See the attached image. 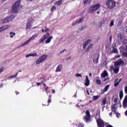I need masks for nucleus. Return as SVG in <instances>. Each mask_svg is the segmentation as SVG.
Segmentation results:
<instances>
[{"label": "nucleus", "instance_id": "c9c22d12", "mask_svg": "<svg viewBox=\"0 0 127 127\" xmlns=\"http://www.w3.org/2000/svg\"><path fill=\"white\" fill-rule=\"evenodd\" d=\"M113 52L114 53H118V52H119L118 51V50L116 48L113 49Z\"/></svg>", "mask_w": 127, "mask_h": 127}, {"label": "nucleus", "instance_id": "a18cd8bd", "mask_svg": "<svg viewBox=\"0 0 127 127\" xmlns=\"http://www.w3.org/2000/svg\"><path fill=\"white\" fill-rule=\"evenodd\" d=\"M49 31V29L47 28V29H46L45 30V32H48V31Z\"/></svg>", "mask_w": 127, "mask_h": 127}, {"label": "nucleus", "instance_id": "f8f14e48", "mask_svg": "<svg viewBox=\"0 0 127 127\" xmlns=\"http://www.w3.org/2000/svg\"><path fill=\"white\" fill-rule=\"evenodd\" d=\"M38 57V55L37 53L34 54H29L26 56V58H28V57Z\"/></svg>", "mask_w": 127, "mask_h": 127}, {"label": "nucleus", "instance_id": "ddd939ff", "mask_svg": "<svg viewBox=\"0 0 127 127\" xmlns=\"http://www.w3.org/2000/svg\"><path fill=\"white\" fill-rule=\"evenodd\" d=\"M123 107L124 109H127V95L125 97L123 102Z\"/></svg>", "mask_w": 127, "mask_h": 127}, {"label": "nucleus", "instance_id": "dca6fc26", "mask_svg": "<svg viewBox=\"0 0 127 127\" xmlns=\"http://www.w3.org/2000/svg\"><path fill=\"white\" fill-rule=\"evenodd\" d=\"M83 20H84L83 18L77 20L75 22L72 23V25H75L76 23H81V22H83Z\"/></svg>", "mask_w": 127, "mask_h": 127}, {"label": "nucleus", "instance_id": "1a4fd4ad", "mask_svg": "<svg viewBox=\"0 0 127 127\" xmlns=\"http://www.w3.org/2000/svg\"><path fill=\"white\" fill-rule=\"evenodd\" d=\"M97 124L99 127H105V122L101 118L96 119Z\"/></svg>", "mask_w": 127, "mask_h": 127}, {"label": "nucleus", "instance_id": "3c124183", "mask_svg": "<svg viewBox=\"0 0 127 127\" xmlns=\"http://www.w3.org/2000/svg\"><path fill=\"white\" fill-rule=\"evenodd\" d=\"M106 127H113V126H112L111 125H108Z\"/></svg>", "mask_w": 127, "mask_h": 127}, {"label": "nucleus", "instance_id": "a211bd4d", "mask_svg": "<svg viewBox=\"0 0 127 127\" xmlns=\"http://www.w3.org/2000/svg\"><path fill=\"white\" fill-rule=\"evenodd\" d=\"M53 38V37L52 36H50L49 38H48V39L45 41L46 44H48V43H50Z\"/></svg>", "mask_w": 127, "mask_h": 127}, {"label": "nucleus", "instance_id": "4d7b16f0", "mask_svg": "<svg viewBox=\"0 0 127 127\" xmlns=\"http://www.w3.org/2000/svg\"><path fill=\"white\" fill-rule=\"evenodd\" d=\"M42 31V32H45V31H44V29H43Z\"/></svg>", "mask_w": 127, "mask_h": 127}, {"label": "nucleus", "instance_id": "603ef678", "mask_svg": "<svg viewBox=\"0 0 127 127\" xmlns=\"http://www.w3.org/2000/svg\"><path fill=\"white\" fill-rule=\"evenodd\" d=\"M109 115L110 117H112V115H113V113H110Z\"/></svg>", "mask_w": 127, "mask_h": 127}, {"label": "nucleus", "instance_id": "f257e3e1", "mask_svg": "<svg viewBox=\"0 0 127 127\" xmlns=\"http://www.w3.org/2000/svg\"><path fill=\"white\" fill-rule=\"evenodd\" d=\"M124 64L125 63L123 61H117L115 63L114 67L113 65L110 66V70H113L115 74H118L120 71V66L124 65Z\"/></svg>", "mask_w": 127, "mask_h": 127}, {"label": "nucleus", "instance_id": "f704fd0d", "mask_svg": "<svg viewBox=\"0 0 127 127\" xmlns=\"http://www.w3.org/2000/svg\"><path fill=\"white\" fill-rule=\"evenodd\" d=\"M3 71H4V68L3 67L0 68V75L1 74V73H2V72H3Z\"/></svg>", "mask_w": 127, "mask_h": 127}, {"label": "nucleus", "instance_id": "774afa93", "mask_svg": "<svg viewBox=\"0 0 127 127\" xmlns=\"http://www.w3.org/2000/svg\"><path fill=\"white\" fill-rule=\"evenodd\" d=\"M90 93H92V90H90Z\"/></svg>", "mask_w": 127, "mask_h": 127}, {"label": "nucleus", "instance_id": "0e129e2a", "mask_svg": "<svg viewBox=\"0 0 127 127\" xmlns=\"http://www.w3.org/2000/svg\"><path fill=\"white\" fill-rule=\"evenodd\" d=\"M2 1H5L6 0H2Z\"/></svg>", "mask_w": 127, "mask_h": 127}, {"label": "nucleus", "instance_id": "72a5a7b5", "mask_svg": "<svg viewBox=\"0 0 127 127\" xmlns=\"http://www.w3.org/2000/svg\"><path fill=\"white\" fill-rule=\"evenodd\" d=\"M75 77H80V78H82V75L80 73H76L75 74Z\"/></svg>", "mask_w": 127, "mask_h": 127}, {"label": "nucleus", "instance_id": "cd10ccee", "mask_svg": "<svg viewBox=\"0 0 127 127\" xmlns=\"http://www.w3.org/2000/svg\"><path fill=\"white\" fill-rule=\"evenodd\" d=\"M118 79H116L115 81V84H114V86L115 87H117V86H119V84H120V82L118 81Z\"/></svg>", "mask_w": 127, "mask_h": 127}, {"label": "nucleus", "instance_id": "6ab92c4d", "mask_svg": "<svg viewBox=\"0 0 127 127\" xmlns=\"http://www.w3.org/2000/svg\"><path fill=\"white\" fill-rule=\"evenodd\" d=\"M50 36V34H49V33H46L45 34H44L43 36V37L44 38V39L45 40L47 39V38H48V37H49V36Z\"/></svg>", "mask_w": 127, "mask_h": 127}, {"label": "nucleus", "instance_id": "09e8293b", "mask_svg": "<svg viewBox=\"0 0 127 127\" xmlns=\"http://www.w3.org/2000/svg\"><path fill=\"white\" fill-rule=\"evenodd\" d=\"M52 93H53V94H55V90L53 89V90H52Z\"/></svg>", "mask_w": 127, "mask_h": 127}, {"label": "nucleus", "instance_id": "9b49d317", "mask_svg": "<svg viewBox=\"0 0 127 127\" xmlns=\"http://www.w3.org/2000/svg\"><path fill=\"white\" fill-rule=\"evenodd\" d=\"M8 28H9V25H4L2 27H0V32H2V31L7 30V29H8Z\"/></svg>", "mask_w": 127, "mask_h": 127}, {"label": "nucleus", "instance_id": "49530a36", "mask_svg": "<svg viewBox=\"0 0 127 127\" xmlns=\"http://www.w3.org/2000/svg\"><path fill=\"white\" fill-rule=\"evenodd\" d=\"M37 86H40V85H41V83H40V82H37Z\"/></svg>", "mask_w": 127, "mask_h": 127}, {"label": "nucleus", "instance_id": "4468645a", "mask_svg": "<svg viewBox=\"0 0 127 127\" xmlns=\"http://www.w3.org/2000/svg\"><path fill=\"white\" fill-rule=\"evenodd\" d=\"M98 61H99V55L96 54L93 58V62L94 63H98Z\"/></svg>", "mask_w": 127, "mask_h": 127}, {"label": "nucleus", "instance_id": "8fccbe9b", "mask_svg": "<svg viewBox=\"0 0 127 127\" xmlns=\"http://www.w3.org/2000/svg\"><path fill=\"white\" fill-rule=\"evenodd\" d=\"M48 103H51V99H49Z\"/></svg>", "mask_w": 127, "mask_h": 127}, {"label": "nucleus", "instance_id": "37998d69", "mask_svg": "<svg viewBox=\"0 0 127 127\" xmlns=\"http://www.w3.org/2000/svg\"><path fill=\"white\" fill-rule=\"evenodd\" d=\"M125 92L126 94H127V86H126L125 88Z\"/></svg>", "mask_w": 127, "mask_h": 127}, {"label": "nucleus", "instance_id": "4c0bfd02", "mask_svg": "<svg viewBox=\"0 0 127 127\" xmlns=\"http://www.w3.org/2000/svg\"><path fill=\"white\" fill-rule=\"evenodd\" d=\"M104 20L101 21L99 23V25L100 26H102V25H103V24H104Z\"/></svg>", "mask_w": 127, "mask_h": 127}, {"label": "nucleus", "instance_id": "f03ea898", "mask_svg": "<svg viewBox=\"0 0 127 127\" xmlns=\"http://www.w3.org/2000/svg\"><path fill=\"white\" fill-rule=\"evenodd\" d=\"M20 2H21V1L20 0H18L12 6V12H18V11L21 9L22 6L21 5Z\"/></svg>", "mask_w": 127, "mask_h": 127}, {"label": "nucleus", "instance_id": "052dcab7", "mask_svg": "<svg viewBox=\"0 0 127 127\" xmlns=\"http://www.w3.org/2000/svg\"><path fill=\"white\" fill-rule=\"evenodd\" d=\"M0 87L1 88L2 87V84L0 85Z\"/></svg>", "mask_w": 127, "mask_h": 127}, {"label": "nucleus", "instance_id": "bf43d9fd", "mask_svg": "<svg viewBox=\"0 0 127 127\" xmlns=\"http://www.w3.org/2000/svg\"><path fill=\"white\" fill-rule=\"evenodd\" d=\"M99 13H100V11H97V14H99Z\"/></svg>", "mask_w": 127, "mask_h": 127}, {"label": "nucleus", "instance_id": "6e6552de", "mask_svg": "<svg viewBox=\"0 0 127 127\" xmlns=\"http://www.w3.org/2000/svg\"><path fill=\"white\" fill-rule=\"evenodd\" d=\"M47 59V55H43L41 56L39 59L36 61V64H40V63H42L44 61H45Z\"/></svg>", "mask_w": 127, "mask_h": 127}, {"label": "nucleus", "instance_id": "13d9d810", "mask_svg": "<svg viewBox=\"0 0 127 127\" xmlns=\"http://www.w3.org/2000/svg\"><path fill=\"white\" fill-rule=\"evenodd\" d=\"M80 31H81V30H83V28H81V29H79Z\"/></svg>", "mask_w": 127, "mask_h": 127}, {"label": "nucleus", "instance_id": "2eb2a0df", "mask_svg": "<svg viewBox=\"0 0 127 127\" xmlns=\"http://www.w3.org/2000/svg\"><path fill=\"white\" fill-rule=\"evenodd\" d=\"M108 71L104 70L101 74V77H102V78H106V77H108Z\"/></svg>", "mask_w": 127, "mask_h": 127}, {"label": "nucleus", "instance_id": "a878e982", "mask_svg": "<svg viewBox=\"0 0 127 127\" xmlns=\"http://www.w3.org/2000/svg\"><path fill=\"white\" fill-rule=\"evenodd\" d=\"M62 1H63V0H59V1L56 2L55 3V4L57 5H60L62 3Z\"/></svg>", "mask_w": 127, "mask_h": 127}, {"label": "nucleus", "instance_id": "c756f323", "mask_svg": "<svg viewBox=\"0 0 127 127\" xmlns=\"http://www.w3.org/2000/svg\"><path fill=\"white\" fill-rule=\"evenodd\" d=\"M44 41H45V40L44 39L43 37L39 40L40 43H43Z\"/></svg>", "mask_w": 127, "mask_h": 127}, {"label": "nucleus", "instance_id": "473e14b6", "mask_svg": "<svg viewBox=\"0 0 127 127\" xmlns=\"http://www.w3.org/2000/svg\"><path fill=\"white\" fill-rule=\"evenodd\" d=\"M106 103H107V99H104L102 101L103 105H104V106H105V105H106Z\"/></svg>", "mask_w": 127, "mask_h": 127}, {"label": "nucleus", "instance_id": "5fc2aeb1", "mask_svg": "<svg viewBox=\"0 0 127 127\" xmlns=\"http://www.w3.org/2000/svg\"><path fill=\"white\" fill-rule=\"evenodd\" d=\"M91 76H92V73H89V77H91Z\"/></svg>", "mask_w": 127, "mask_h": 127}, {"label": "nucleus", "instance_id": "7c9ffc66", "mask_svg": "<svg viewBox=\"0 0 127 127\" xmlns=\"http://www.w3.org/2000/svg\"><path fill=\"white\" fill-rule=\"evenodd\" d=\"M112 111L113 112H115V113L117 112V108L115 106L112 107Z\"/></svg>", "mask_w": 127, "mask_h": 127}, {"label": "nucleus", "instance_id": "0eeeda50", "mask_svg": "<svg viewBox=\"0 0 127 127\" xmlns=\"http://www.w3.org/2000/svg\"><path fill=\"white\" fill-rule=\"evenodd\" d=\"M83 120L85 123H90V122H91V115H90V111H86V116L83 117Z\"/></svg>", "mask_w": 127, "mask_h": 127}, {"label": "nucleus", "instance_id": "9d476101", "mask_svg": "<svg viewBox=\"0 0 127 127\" xmlns=\"http://www.w3.org/2000/svg\"><path fill=\"white\" fill-rule=\"evenodd\" d=\"M84 82L85 86L86 87L90 86V79H89V76H88V75L85 76V79Z\"/></svg>", "mask_w": 127, "mask_h": 127}, {"label": "nucleus", "instance_id": "a19ab883", "mask_svg": "<svg viewBox=\"0 0 127 127\" xmlns=\"http://www.w3.org/2000/svg\"><path fill=\"white\" fill-rule=\"evenodd\" d=\"M78 127H84V124L83 123H79L78 124Z\"/></svg>", "mask_w": 127, "mask_h": 127}, {"label": "nucleus", "instance_id": "aec40b11", "mask_svg": "<svg viewBox=\"0 0 127 127\" xmlns=\"http://www.w3.org/2000/svg\"><path fill=\"white\" fill-rule=\"evenodd\" d=\"M93 45H94L93 44L90 45L86 49V52H89V51H90V50L93 48Z\"/></svg>", "mask_w": 127, "mask_h": 127}, {"label": "nucleus", "instance_id": "864d4df0", "mask_svg": "<svg viewBox=\"0 0 127 127\" xmlns=\"http://www.w3.org/2000/svg\"><path fill=\"white\" fill-rule=\"evenodd\" d=\"M30 26L27 25L26 28H30Z\"/></svg>", "mask_w": 127, "mask_h": 127}, {"label": "nucleus", "instance_id": "7ed1b4c3", "mask_svg": "<svg viewBox=\"0 0 127 127\" xmlns=\"http://www.w3.org/2000/svg\"><path fill=\"white\" fill-rule=\"evenodd\" d=\"M101 7V4L97 3L95 5H93L90 7H89L87 12L88 13H94L95 11H97V10H98V9H100Z\"/></svg>", "mask_w": 127, "mask_h": 127}, {"label": "nucleus", "instance_id": "bb28decb", "mask_svg": "<svg viewBox=\"0 0 127 127\" xmlns=\"http://www.w3.org/2000/svg\"><path fill=\"white\" fill-rule=\"evenodd\" d=\"M99 98H100V96H99V95L94 96L92 98L93 101H96V100H98V99H99Z\"/></svg>", "mask_w": 127, "mask_h": 127}, {"label": "nucleus", "instance_id": "b1692460", "mask_svg": "<svg viewBox=\"0 0 127 127\" xmlns=\"http://www.w3.org/2000/svg\"><path fill=\"white\" fill-rule=\"evenodd\" d=\"M96 84H97V85H101V80H100V78L97 77L96 78Z\"/></svg>", "mask_w": 127, "mask_h": 127}, {"label": "nucleus", "instance_id": "ea45409f", "mask_svg": "<svg viewBox=\"0 0 127 127\" xmlns=\"http://www.w3.org/2000/svg\"><path fill=\"white\" fill-rule=\"evenodd\" d=\"M110 26L111 27H112V26H114V21L113 20L111 21L110 24Z\"/></svg>", "mask_w": 127, "mask_h": 127}, {"label": "nucleus", "instance_id": "f3484780", "mask_svg": "<svg viewBox=\"0 0 127 127\" xmlns=\"http://www.w3.org/2000/svg\"><path fill=\"white\" fill-rule=\"evenodd\" d=\"M62 67H63V66L62 65V64H60L59 65L56 70V72H61V69H62Z\"/></svg>", "mask_w": 127, "mask_h": 127}, {"label": "nucleus", "instance_id": "c85d7f7f", "mask_svg": "<svg viewBox=\"0 0 127 127\" xmlns=\"http://www.w3.org/2000/svg\"><path fill=\"white\" fill-rule=\"evenodd\" d=\"M9 34L10 35V38H13V36H15V33L11 32H10Z\"/></svg>", "mask_w": 127, "mask_h": 127}, {"label": "nucleus", "instance_id": "680f3d73", "mask_svg": "<svg viewBox=\"0 0 127 127\" xmlns=\"http://www.w3.org/2000/svg\"><path fill=\"white\" fill-rule=\"evenodd\" d=\"M121 81H122V79H120L118 82H119V83H120L121 82Z\"/></svg>", "mask_w": 127, "mask_h": 127}, {"label": "nucleus", "instance_id": "20e7f679", "mask_svg": "<svg viewBox=\"0 0 127 127\" xmlns=\"http://www.w3.org/2000/svg\"><path fill=\"white\" fill-rule=\"evenodd\" d=\"M15 16L13 15H11L4 19H0V24H3L4 23H7V22H9V21H11L12 20L14 19Z\"/></svg>", "mask_w": 127, "mask_h": 127}, {"label": "nucleus", "instance_id": "e433bc0d", "mask_svg": "<svg viewBox=\"0 0 127 127\" xmlns=\"http://www.w3.org/2000/svg\"><path fill=\"white\" fill-rule=\"evenodd\" d=\"M17 74H18V73H17L16 75H14L10 76L9 78H16V76H17Z\"/></svg>", "mask_w": 127, "mask_h": 127}, {"label": "nucleus", "instance_id": "412c9836", "mask_svg": "<svg viewBox=\"0 0 127 127\" xmlns=\"http://www.w3.org/2000/svg\"><path fill=\"white\" fill-rule=\"evenodd\" d=\"M92 2V0H85L84 1V4L87 5V4H90V3Z\"/></svg>", "mask_w": 127, "mask_h": 127}, {"label": "nucleus", "instance_id": "6e6d98bb", "mask_svg": "<svg viewBox=\"0 0 127 127\" xmlns=\"http://www.w3.org/2000/svg\"><path fill=\"white\" fill-rule=\"evenodd\" d=\"M47 90H48V87H46V88H45V90H46V91H47Z\"/></svg>", "mask_w": 127, "mask_h": 127}, {"label": "nucleus", "instance_id": "4be33fe9", "mask_svg": "<svg viewBox=\"0 0 127 127\" xmlns=\"http://www.w3.org/2000/svg\"><path fill=\"white\" fill-rule=\"evenodd\" d=\"M110 88V85H107L104 90L102 91L103 93L104 94L105 92H107L108 90H109V88Z\"/></svg>", "mask_w": 127, "mask_h": 127}, {"label": "nucleus", "instance_id": "58836bf2", "mask_svg": "<svg viewBox=\"0 0 127 127\" xmlns=\"http://www.w3.org/2000/svg\"><path fill=\"white\" fill-rule=\"evenodd\" d=\"M71 59V56H69L67 58L65 59V61H69Z\"/></svg>", "mask_w": 127, "mask_h": 127}, {"label": "nucleus", "instance_id": "393cba45", "mask_svg": "<svg viewBox=\"0 0 127 127\" xmlns=\"http://www.w3.org/2000/svg\"><path fill=\"white\" fill-rule=\"evenodd\" d=\"M119 97H120L121 99H123V97H124V92L123 91V90H121L120 92Z\"/></svg>", "mask_w": 127, "mask_h": 127}, {"label": "nucleus", "instance_id": "423d86ee", "mask_svg": "<svg viewBox=\"0 0 127 127\" xmlns=\"http://www.w3.org/2000/svg\"><path fill=\"white\" fill-rule=\"evenodd\" d=\"M106 4L108 7L110 9H113V8H115L116 7V1L113 0H109L106 2Z\"/></svg>", "mask_w": 127, "mask_h": 127}, {"label": "nucleus", "instance_id": "2f4dec72", "mask_svg": "<svg viewBox=\"0 0 127 127\" xmlns=\"http://www.w3.org/2000/svg\"><path fill=\"white\" fill-rule=\"evenodd\" d=\"M56 10V6H53L51 9V11H52V12H53V11H54V10Z\"/></svg>", "mask_w": 127, "mask_h": 127}, {"label": "nucleus", "instance_id": "338daca9", "mask_svg": "<svg viewBox=\"0 0 127 127\" xmlns=\"http://www.w3.org/2000/svg\"><path fill=\"white\" fill-rule=\"evenodd\" d=\"M44 86H46V84L44 83Z\"/></svg>", "mask_w": 127, "mask_h": 127}, {"label": "nucleus", "instance_id": "39448f33", "mask_svg": "<svg viewBox=\"0 0 127 127\" xmlns=\"http://www.w3.org/2000/svg\"><path fill=\"white\" fill-rule=\"evenodd\" d=\"M38 36V34H36L33 35V36H32L29 40L25 42L23 44L20 45L19 46V48H21V47H23V46H25V45H27V44H29V43H30V41H33V40H34L35 38H37Z\"/></svg>", "mask_w": 127, "mask_h": 127}, {"label": "nucleus", "instance_id": "69168bd1", "mask_svg": "<svg viewBox=\"0 0 127 127\" xmlns=\"http://www.w3.org/2000/svg\"><path fill=\"white\" fill-rule=\"evenodd\" d=\"M29 0L30 1H32V0Z\"/></svg>", "mask_w": 127, "mask_h": 127}, {"label": "nucleus", "instance_id": "79ce46f5", "mask_svg": "<svg viewBox=\"0 0 127 127\" xmlns=\"http://www.w3.org/2000/svg\"><path fill=\"white\" fill-rule=\"evenodd\" d=\"M122 23H123V20H119V21L118 22L119 25H121V24H122Z\"/></svg>", "mask_w": 127, "mask_h": 127}, {"label": "nucleus", "instance_id": "5701e85b", "mask_svg": "<svg viewBox=\"0 0 127 127\" xmlns=\"http://www.w3.org/2000/svg\"><path fill=\"white\" fill-rule=\"evenodd\" d=\"M89 45V41H87L83 44V49H86L87 48V46Z\"/></svg>", "mask_w": 127, "mask_h": 127}, {"label": "nucleus", "instance_id": "e2e57ef3", "mask_svg": "<svg viewBox=\"0 0 127 127\" xmlns=\"http://www.w3.org/2000/svg\"><path fill=\"white\" fill-rule=\"evenodd\" d=\"M64 51H66V50H64L62 52H64Z\"/></svg>", "mask_w": 127, "mask_h": 127}, {"label": "nucleus", "instance_id": "c03bdc74", "mask_svg": "<svg viewBox=\"0 0 127 127\" xmlns=\"http://www.w3.org/2000/svg\"><path fill=\"white\" fill-rule=\"evenodd\" d=\"M86 93L87 94V95H90V93H89V89L86 90Z\"/></svg>", "mask_w": 127, "mask_h": 127}, {"label": "nucleus", "instance_id": "de8ad7c7", "mask_svg": "<svg viewBox=\"0 0 127 127\" xmlns=\"http://www.w3.org/2000/svg\"><path fill=\"white\" fill-rule=\"evenodd\" d=\"M116 58H120V57H121V55H118L117 57H116Z\"/></svg>", "mask_w": 127, "mask_h": 127}]
</instances>
